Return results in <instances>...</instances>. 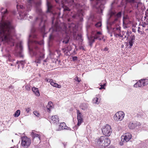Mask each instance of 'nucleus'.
Here are the masks:
<instances>
[{"label":"nucleus","instance_id":"69168bd1","mask_svg":"<svg viewBox=\"0 0 148 148\" xmlns=\"http://www.w3.org/2000/svg\"><path fill=\"white\" fill-rule=\"evenodd\" d=\"M135 29H132V31H133V32H135Z\"/></svg>","mask_w":148,"mask_h":148},{"label":"nucleus","instance_id":"bf43d9fd","mask_svg":"<svg viewBox=\"0 0 148 148\" xmlns=\"http://www.w3.org/2000/svg\"><path fill=\"white\" fill-rule=\"evenodd\" d=\"M9 88H13V86H9Z\"/></svg>","mask_w":148,"mask_h":148},{"label":"nucleus","instance_id":"393cba45","mask_svg":"<svg viewBox=\"0 0 148 148\" xmlns=\"http://www.w3.org/2000/svg\"><path fill=\"white\" fill-rule=\"evenodd\" d=\"M31 136L33 138H38L39 140H40V137L39 135L36 134V132L34 131H32L31 134Z\"/></svg>","mask_w":148,"mask_h":148},{"label":"nucleus","instance_id":"4d7b16f0","mask_svg":"<svg viewBox=\"0 0 148 148\" xmlns=\"http://www.w3.org/2000/svg\"><path fill=\"white\" fill-rule=\"evenodd\" d=\"M43 62H44L43 63V65H45V62H47V60H43Z\"/></svg>","mask_w":148,"mask_h":148},{"label":"nucleus","instance_id":"de8ad7c7","mask_svg":"<svg viewBox=\"0 0 148 148\" xmlns=\"http://www.w3.org/2000/svg\"><path fill=\"white\" fill-rule=\"evenodd\" d=\"M53 38V35L52 33H51L49 35V39L50 40H51Z\"/></svg>","mask_w":148,"mask_h":148},{"label":"nucleus","instance_id":"473e14b6","mask_svg":"<svg viewBox=\"0 0 148 148\" xmlns=\"http://www.w3.org/2000/svg\"><path fill=\"white\" fill-rule=\"evenodd\" d=\"M66 127V124L64 123H60L59 126V130H60L66 129L65 127Z\"/></svg>","mask_w":148,"mask_h":148},{"label":"nucleus","instance_id":"338daca9","mask_svg":"<svg viewBox=\"0 0 148 148\" xmlns=\"http://www.w3.org/2000/svg\"><path fill=\"white\" fill-rule=\"evenodd\" d=\"M32 18V16H30L29 17V18H30V19H31Z\"/></svg>","mask_w":148,"mask_h":148},{"label":"nucleus","instance_id":"7c9ffc66","mask_svg":"<svg viewBox=\"0 0 148 148\" xmlns=\"http://www.w3.org/2000/svg\"><path fill=\"white\" fill-rule=\"evenodd\" d=\"M51 85L53 87H56L58 88H60L62 86L61 85H59L56 83L53 82V80L52 82H51Z\"/></svg>","mask_w":148,"mask_h":148},{"label":"nucleus","instance_id":"b1692460","mask_svg":"<svg viewBox=\"0 0 148 148\" xmlns=\"http://www.w3.org/2000/svg\"><path fill=\"white\" fill-rule=\"evenodd\" d=\"M47 112H50L51 110L53 108V104L51 101L48 102L47 105L46 107Z\"/></svg>","mask_w":148,"mask_h":148},{"label":"nucleus","instance_id":"3c124183","mask_svg":"<svg viewBox=\"0 0 148 148\" xmlns=\"http://www.w3.org/2000/svg\"><path fill=\"white\" fill-rule=\"evenodd\" d=\"M64 11H70V10L69 8H64Z\"/></svg>","mask_w":148,"mask_h":148},{"label":"nucleus","instance_id":"f257e3e1","mask_svg":"<svg viewBox=\"0 0 148 148\" xmlns=\"http://www.w3.org/2000/svg\"><path fill=\"white\" fill-rule=\"evenodd\" d=\"M38 40L36 29L33 27L31 29V34L29 36L28 46L31 56L36 57L35 62L36 63H40L41 61L44 58V55L40 52L39 48V45H42L43 42H38Z\"/></svg>","mask_w":148,"mask_h":148},{"label":"nucleus","instance_id":"412c9836","mask_svg":"<svg viewBox=\"0 0 148 148\" xmlns=\"http://www.w3.org/2000/svg\"><path fill=\"white\" fill-rule=\"evenodd\" d=\"M59 122V118L57 115L52 116L51 117V120H50L51 123H53L57 124Z\"/></svg>","mask_w":148,"mask_h":148},{"label":"nucleus","instance_id":"39448f33","mask_svg":"<svg viewBox=\"0 0 148 148\" xmlns=\"http://www.w3.org/2000/svg\"><path fill=\"white\" fill-rule=\"evenodd\" d=\"M92 1L93 8L97 10L98 13H102L106 0H91V1Z\"/></svg>","mask_w":148,"mask_h":148},{"label":"nucleus","instance_id":"ea45409f","mask_svg":"<svg viewBox=\"0 0 148 148\" xmlns=\"http://www.w3.org/2000/svg\"><path fill=\"white\" fill-rule=\"evenodd\" d=\"M106 85V84H104L103 85H102L101 83L100 84V85L101 86V87L99 88V89L101 90L102 89H104V87Z\"/></svg>","mask_w":148,"mask_h":148},{"label":"nucleus","instance_id":"2f4dec72","mask_svg":"<svg viewBox=\"0 0 148 148\" xmlns=\"http://www.w3.org/2000/svg\"><path fill=\"white\" fill-rule=\"evenodd\" d=\"M1 10V13L2 17L5 16L8 14V11L6 9L5 10L4 8H2Z\"/></svg>","mask_w":148,"mask_h":148},{"label":"nucleus","instance_id":"680f3d73","mask_svg":"<svg viewBox=\"0 0 148 148\" xmlns=\"http://www.w3.org/2000/svg\"><path fill=\"white\" fill-rule=\"evenodd\" d=\"M89 20H92L93 21H94V19H92V18L91 17H90L89 18Z\"/></svg>","mask_w":148,"mask_h":148},{"label":"nucleus","instance_id":"2eb2a0df","mask_svg":"<svg viewBox=\"0 0 148 148\" xmlns=\"http://www.w3.org/2000/svg\"><path fill=\"white\" fill-rule=\"evenodd\" d=\"M131 3L132 7L135 8H137L138 5L141 3V0H127Z\"/></svg>","mask_w":148,"mask_h":148},{"label":"nucleus","instance_id":"7ed1b4c3","mask_svg":"<svg viewBox=\"0 0 148 148\" xmlns=\"http://www.w3.org/2000/svg\"><path fill=\"white\" fill-rule=\"evenodd\" d=\"M14 34V30L10 22L1 21L0 23V38L2 41H5L11 46L14 45V40L12 36Z\"/></svg>","mask_w":148,"mask_h":148},{"label":"nucleus","instance_id":"a19ab883","mask_svg":"<svg viewBox=\"0 0 148 148\" xmlns=\"http://www.w3.org/2000/svg\"><path fill=\"white\" fill-rule=\"evenodd\" d=\"M74 79L75 81H77L78 82H79L81 81L80 78L77 77H75Z\"/></svg>","mask_w":148,"mask_h":148},{"label":"nucleus","instance_id":"6e6552de","mask_svg":"<svg viewBox=\"0 0 148 148\" xmlns=\"http://www.w3.org/2000/svg\"><path fill=\"white\" fill-rule=\"evenodd\" d=\"M101 130L103 134L106 136H110L112 133V130L111 127L108 124H106L103 127Z\"/></svg>","mask_w":148,"mask_h":148},{"label":"nucleus","instance_id":"58836bf2","mask_svg":"<svg viewBox=\"0 0 148 148\" xmlns=\"http://www.w3.org/2000/svg\"><path fill=\"white\" fill-rule=\"evenodd\" d=\"M101 22H99L95 24V26L97 27H101Z\"/></svg>","mask_w":148,"mask_h":148},{"label":"nucleus","instance_id":"79ce46f5","mask_svg":"<svg viewBox=\"0 0 148 148\" xmlns=\"http://www.w3.org/2000/svg\"><path fill=\"white\" fill-rule=\"evenodd\" d=\"M125 32L123 31L122 32V35L123 37V38H125L126 37V35H125Z\"/></svg>","mask_w":148,"mask_h":148},{"label":"nucleus","instance_id":"9d476101","mask_svg":"<svg viewBox=\"0 0 148 148\" xmlns=\"http://www.w3.org/2000/svg\"><path fill=\"white\" fill-rule=\"evenodd\" d=\"M148 84V79H141L138 82L135 84L134 87L137 88L138 87H141Z\"/></svg>","mask_w":148,"mask_h":148},{"label":"nucleus","instance_id":"09e8293b","mask_svg":"<svg viewBox=\"0 0 148 148\" xmlns=\"http://www.w3.org/2000/svg\"><path fill=\"white\" fill-rule=\"evenodd\" d=\"M72 59L73 61L77 60V57L76 56L73 57L72 58Z\"/></svg>","mask_w":148,"mask_h":148},{"label":"nucleus","instance_id":"aec40b11","mask_svg":"<svg viewBox=\"0 0 148 148\" xmlns=\"http://www.w3.org/2000/svg\"><path fill=\"white\" fill-rule=\"evenodd\" d=\"M112 31L114 33V35L116 36V34L121 32V27L119 25H117L112 28Z\"/></svg>","mask_w":148,"mask_h":148},{"label":"nucleus","instance_id":"6e6d98bb","mask_svg":"<svg viewBox=\"0 0 148 148\" xmlns=\"http://www.w3.org/2000/svg\"><path fill=\"white\" fill-rule=\"evenodd\" d=\"M62 50L64 51V52H66V49L65 48H63L62 49Z\"/></svg>","mask_w":148,"mask_h":148},{"label":"nucleus","instance_id":"4be33fe9","mask_svg":"<svg viewBox=\"0 0 148 148\" xmlns=\"http://www.w3.org/2000/svg\"><path fill=\"white\" fill-rule=\"evenodd\" d=\"M123 0H114L112 3V5H114L120 7L123 5Z\"/></svg>","mask_w":148,"mask_h":148},{"label":"nucleus","instance_id":"c9c22d12","mask_svg":"<svg viewBox=\"0 0 148 148\" xmlns=\"http://www.w3.org/2000/svg\"><path fill=\"white\" fill-rule=\"evenodd\" d=\"M127 20V19H125L124 17H123V26L124 28H127V27L126 26V25L127 24V23L126 22Z\"/></svg>","mask_w":148,"mask_h":148},{"label":"nucleus","instance_id":"774afa93","mask_svg":"<svg viewBox=\"0 0 148 148\" xmlns=\"http://www.w3.org/2000/svg\"><path fill=\"white\" fill-rule=\"evenodd\" d=\"M52 24H53V20H52Z\"/></svg>","mask_w":148,"mask_h":148},{"label":"nucleus","instance_id":"6ab92c4d","mask_svg":"<svg viewBox=\"0 0 148 148\" xmlns=\"http://www.w3.org/2000/svg\"><path fill=\"white\" fill-rule=\"evenodd\" d=\"M101 101V98L99 95H97L92 100V102L93 103L97 104H99Z\"/></svg>","mask_w":148,"mask_h":148},{"label":"nucleus","instance_id":"13d9d810","mask_svg":"<svg viewBox=\"0 0 148 148\" xmlns=\"http://www.w3.org/2000/svg\"><path fill=\"white\" fill-rule=\"evenodd\" d=\"M19 48L20 49H21L22 48V47L21 45H20L19 46Z\"/></svg>","mask_w":148,"mask_h":148},{"label":"nucleus","instance_id":"8fccbe9b","mask_svg":"<svg viewBox=\"0 0 148 148\" xmlns=\"http://www.w3.org/2000/svg\"><path fill=\"white\" fill-rule=\"evenodd\" d=\"M31 109L29 108H26V111L27 113L29 112L30 110Z\"/></svg>","mask_w":148,"mask_h":148},{"label":"nucleus","instance_id":"0e129e2a","mask_svg":"<svg viewBox=\"0 0 148 148\" xmlns=\"http://www.w3.org/2000/svg\"><path fill=\"white\" fill-rule=\"evenodd\" d=\"M55 1L56 2V3H58V1L57 0H55Z\"/></svg>","mask_w":148,"mask_h":148},{"label":"nucleus","instance_id":"4c0bfd02","mask_svg":"<svg viewBox=\"0 0 148 148\" xmlns=\"http://www.w3.org/2000/svg\"><path fill=\"white\" fill-rule=\"evenodd\" d=\"M25 87L26 90L27 91H29L30 90V85H28V84H26L25 85Z\"/></svg>","mask_w":148,"mask_h":148},{"label":"nucleus","instance_id":"f3484780","mask_svg":"<svg viewBox=\"0 0 148 148\" xmlns=\"http://www.w3.org/2000/svg\"><path fill=\"white\" fill-rule=\"evenodd\" d=\"M40 21V23L39 24V26H40L42 25V26L41 28L40 31L42 33H44L45 32V25L44 23H42L43 22V20L42 18H41V19H39L38 17L36 18L35 21V22H36V21Z\"/></svg>","mask_w":148,"mask_h":148},{"label":"nucleus","instance_id":"c756f323","mask_svg":"<svg viewBox=\"0 0 148 148\" xmlns=\"http://www.w3.org/2000/svg\"><path fill=\"white\" fill-rule=\"evenodd\" d=\"M47 12H52L51 10L52 8V6L51 5L50 3L47 0Z\"/></svg>","mask_w":148,"mask_h":148},{"label":"nucleus","instance_id":"dca6fc26","mask_svg":"<svg viewBox=\"0 0 148 148\" xmlns=\"http://www.w3.org/2000/svg\"><path fill=\"white\" fill-rule=\"evenodd\" d=\"M132 138V135L129 133H125L121 137V140L123 142H127L129 141Z\"/></svg>","mask_w":148,"mask_h":148},{"label":"nucleus","instance_id":"c03bdc74","mask_svg":"<svg viewBox=\"0 0 148 148\" xmlns=\"http://www.w3.org/2000/svg\"><path fill=\"white\" fill-rule=\"evenodd\" d=\"M118 36L120 37H121L123 38L122 35V34H121V32L120 33H118L116 34V36Z\"/></svg>","mask_w":148,"mask_h":148},{"label":"nucleus","instance_id":"20e7f679","mask_svg":"<svg viewBox=\"0 0 148 148\" xmlns=\"http://www.w3.org/2000/svg\"><path fill=\"white\" fill-rule=\"evenodd\" d=\"M92 34L93 35L89 36L87 34V37L88 39L89 45L91 47L93 43L95 42L96 39H98L99 40H103V41H105L104 39V36L102 35V32L100 31L92 32Z\"/></svg>","mask_w":148,"mask_h":148},{"label":"nucleus","instance_id":"37998d69","mask_svg":"<svg viewBox=\"0 0 148 148\" xmlns=\"http://www.w3.org/2000/svg\"><path fill=\"white\" fill-rule=\"evenodd\" d=\"M34 114L36 116H39V113L37 111H34L33 112Z\"/></svg>","mask_w":148,"mask_h":148},{"label":"nucleus","instance_id":"e433bc0d","mask_svg":"<svg viewBox=\"0 0 148 148\" xmlns=\"http://www.w3.org/2000/svg\"><path fill=\"white\" fill-rule=\"evenodd\" d=\"M134 42L129 40V42L128 43V45H129L130 46L129 47L130 48L132 47V46L133 45V43Z\"/></svg>","mask_w":148,"mask_h":148},{"label":"nucleus","instance_id":"5701e85b","mask_svg":"<svg viewBox=\"0 0 148 148\" xmlns=\"http://www.w3.org/2000/svg\"><path fill=\"white\" fill-rule=\"evenodd\" d=\"M106 136V139L104 140L103 144L102 145V146L105 147L108 146L110 144V141L109 138Z\"/></svg>","mask_w":148,"mask_h":148},{"label":"nucleus","instance_id":"4468645a","mask_svg":"<svg viewBox=\"0 0 148 148\" xmlns=\"http://www.w3.org/2000/svg\"><path fill=\"white\" fill-rule=\"evenodd\" d=\"M140 125V123L136 121H132L130 122L128 124V127L130 129H133L139 127Z\"/></svg>","mask_w":148,"mask_h":148},{"label":"nucleus","instance_id":"0eeeda50","mask_svg":"<svg viewBox=\"0 0 148 148\" xmlns=\"http://www.w3.org/2000/svg\"><path fill=\"white\" fill-rule=\"evenodd\" d=\"M110 18L113 17L114 19L113 21H112L108 23L110 25H112L116 23V22L118 21V18L121 16V12H119L117 14L115 12L112 11H111L110 12Z\"/></svg>","mask_w":148,"mask_h":148},{"label":"nucleus","instance_id":"bb28decb","mask_svg":"<svg viewBox=\"0 0 148 148\" xmlns=\"http://www.w3.org/2000/svg\"><path fill=\"white\" fill-rule=\"evenodd\" d=\"M32 90L36 96H40L38 88L33 87L32 88Z\"/></svg>","mask_w":148,"mask_h":148},{"label":"nucleus","instance_id":"72a5a7b5","mask_svg":"<svg viewBox=\"0 0 148 148\" xmlns=\"http://www.w3.org/2000/svg\"><path fill=\"white\" fill-rule=\"evenodd\" d=\"M21 111L19 110H17L14 114V116L16 117H18L20 114Z\"/></svg>","mask_w":148,"mask_h":148},{"label":"nucleus","instance_id":"cd10ccee","mask_svg":"<svg viewBox=\"0 0 148 148\" xmlns=\"http://www.w3.org/2000/svg\"><path fill=\"white\" fill-rule=\"evenodd\" d=\"M17 63L18 64V68H23L25 62L23 61H19L17 62Z\"/></svg>","mask_w":148,"mask_h":148},{"label":"nucleus","instance_id":"a18cd8bd","mask_svg":"<svg viewBox=\"0 0 148 148\" xmlns=\"http://www.w3.org/2000/svg\"><path fill=\"white\" fill-rule=\"evenodd\" d=\"M53 80L52 79H49L48 78H46L45 79V81L47 82H50L51 84V82H52Z\"/></svg>","mask_w":148,"mask_h":148},{"label":"nucleus","instance_id":"603ef678","mask_svg":"<svg viewBox=\"0 0 148 148\" xmlns=\"http://www.w3.org/2000/svg\"><path fill=\"white\" fill-rule=\"evenodd\" d=\"M108 49L107 47H106L103 49V51H108Z\"/></svg>","mask_w":148,"mask_h":148},{"label":"nucleus","instance_id":"ddd939ff","mask_svg":"<svg viewBox=\"0 0 148 148\" xmlns=\"http://www.w3.org/2000/svg\"><path fill=\"white\" fill-rule=\"evenodd\" d=\"M30 143V140L29 138L26 137L22 138L21 145L22 146L27 148L29 146Z\"/></svg>","mask_w":148,"mask_h":148},{"label":"nucleus","instance_id":"49530a36","mask_svg":"<svg viewBox=\"0 0 148 148\" xmlns=\"http://www.w3.org/2000/svg\"><path fill=\"white\" fill-rule=\"evenodd\" d=\"M140 27H138V33H140V34H143V32L140 31Z\"/></svg>","mask_w":148,"mask_h":148},{"label":"nucleus","instance_id":"f8f14e48","mask_svg":"<svg viewBox=\"0 0 148 148\" xmlns=\"http://www.w3.org/2000/svg\"><path fill=\"white\" fill-rule=\"evenodd\" d=\"M84 13L83 10H77V13L73 15L72 17L73 18H79L80 21L82 22L83 21L82 16L84 15Z\"/></svg>","mask_w":148,"mask_h":148},{"label":"nucleus","instance_id":"5fc2aeb1","mask_svg":"<svg viewBox=\"0 0 148 148\" xmlns=\"http://www.w3.org/2000/svg\"><path fill=\"white\" fill-rule=\"evenodd\" d=\"M80 49H82L83 50H85V49L84 48V47L83 46H81L80 47Z\"/></svg>","mask_w":148,"mask_h":148},{"label":"nucleus","instance_id":"9b49d317","mask_svg":"<svg viewBox=\"0 0 148 148\" xmlns=\"http://www.w3.org/2000/svg\"><path fill=\"white\" fill-rule=\"evenodd\" d=\"M124 113L122 111H119L116 113L114 116V119L115 121H121L124 117Z\"/></svg>","mask_w":148,"mask_h":148},{"label":"nucleus","instance_id":"423d86ee","mask_svg":"<svg viewBox=\"0 0 148 148\" xmlns=\"http://www.w3.org/2000/svg\"><path fill=\"white\" fill-rule=\"evenodd\" d=\"M63 27H61L58 23H56L55 25L52 26L51 28L49 29V31L53 33V32H59L64 31L67 33L66 27L64 24H63Z\"/></svg>","mask_w":148,"mask_h":148},{"label":"nucleus","instance_id":"a878e982","mask_svg":"<svg viewBox=\"0 0 148 148\" xmlns=\"http://www.w3.org/2000/svg\"><path fill=\"white\" fill-rule=\"evenodd\" d=\"M69 36H66L63 38L61 39L60 42H62L63 44H66L69 42Z\"/></svg>","mask_w":148,"mask_h":148},{"label":"nucleus","instance_id":"c85d7f7f","mask_svg":"<svg viewBox=\"0 0 148 148\" xmlns=\"http://www.w3.org/2000/svg\"><path fill=\"white\" fill-rule=\"evenodd\" d=\"M88 106V104L84 103L81 104L80 105L79 107L81 109L84 110L87 109Z\"/></svg>","mask_w":148,"mask_h":148},{"label":"nucleus","instance_id":"f03ea898","mask_svg":"<svg viewBox=\"0 0 148 148\" xmlns=\"http://www.w3.org/2000/svg\"><path fill=\"white\" fill-rule=\"evenodd\" d=\"M16 8L20 17L18 19H26L28 12L31 10L33 7L36 8V12L40 15L42 14V11L39 7L40 3L36 2V0H27L26 7L25 6V2L24 0H16Z\"/></svg>","mask_w":148,"mask_h":148},{"label":"nucleus","instance_id":"e2e57ef3","mask_svg":"<svg viewBox=\"0 0 148 148\" xmlns=\"http://www.w3.org/2000/svg\"><path fill=\"white\" fill-rule=\"evenodd\" d=\"M147 13V11H146V12H145V15L146 16H145V19H146V18L147 17V14H146Z\"/></svg>","mask_w":148,"mask_h":148},{"label":"nucleus","instance_id":"f704fd0d","mask_svg":"<svg viewBox=\"0 0 148 148\" xmlns=\"http://www.w3.org/2000/svg\"><path fill=\"white\" fill-rule=\"evenodd\" d=\"M135 39V37L134 35H132L130 37L129 40L134 42Z\"/></svg>","mask_w":148,"mask_h":148},{"label":"nucleus","instance_id":"a211bd4d","mask_svg":"<svg viewBox=\"0 0 148 148\" xmlns=\"http://www.w3.org/2000/svg\"><path fill=\"white\" fill-rule=\"evenodd\" d=\"M106 139V136H101L99 138L96 139V141L97 144L101 147H103L102 145L103 144L104 140Z\"/></svg>","mask_w":148,"mask_h":148},{"label":"nucleus","instance_id":"1a4fd4ad","mask_svg":"<svg viewBox=\"0 0 148 148\" xmlns=\"http://www.w3.org/2000/svg\"><path fill=\"white\" fill-rule=\"evenodd\" d=\"M77 119L78 121L77 126H76L73 127V129L77 130L78 128V127L81 125L83 122V116L79 110H77Z\"/></svg>","mask_w":148,"mask_h":148},{"label":"nucleus","instance_id":"052dcab7","mask_svg":"<svg viewBox=\"0 0 148 148\" xmlns=\"http://www.w3.org/2000/svg\"><path fill=\"white\" fill-rule=\"evenodd\" d=\"M78 36L79 37H80L81 38V40H83L82 39V38H81V37H82L81 35H78Z\"/></svg>","mask_w":148,"mask_h":148},{"label":"nucleus","instance_id":"864d4df0","mask_svg":"<svg viewBox=\"0 0 148 148\" xmlns=\"http://www.w3.org/2000/svg\"><path fill=\"white\" fill-rule=\"evenodd\" d=\"M64 147H65L66 145V143L64 142L63 143Z\"/></svg>","mask_w":148,"mask_h":148}]
</instances>
